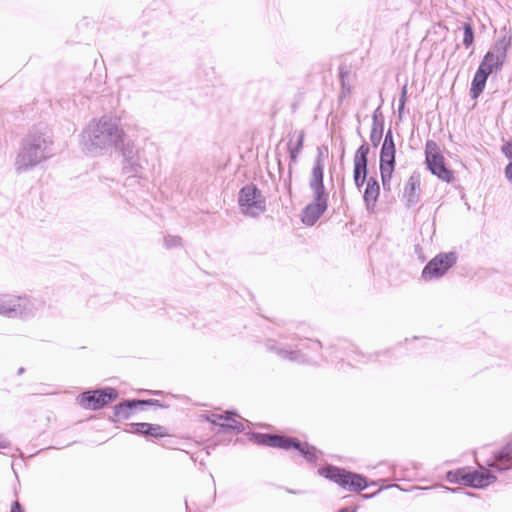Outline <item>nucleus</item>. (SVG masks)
<instances>
[{
	"label": "nucleus",
	"mask_w": 512,
	"mask_h": 512,
	"mask_svg": "<svg viewBox=\"0 0 512 512\" xmlns=\"http://www.w3.org/2000/svg\"><path fill=\"white\" fill-rule=\"evenodd\" d=\"M124 136L118 119L104 115L87 124L80 134L79 143L85 153L100 156L118 149Z\"/></svg>",
	"instance_id": "nucleus-1"
},
{
	"label": "nucleus",
	"mask_w": 512,
	"mask_h": 512,
	"mask_svg": "<svg viewBox=\"0 0 512 512\" xmlns=\"http://www.w3.org/2000/svg\"><path fill=\"white\" fill-rule=\"evenodd\" d=\"M489 469L480 466V470H471L468 467L455 471H448L446 479L450 483H458L473 488H485L497 479L495 471L502 472L512 468V443L507 444L501 451L496 453L493 461L488 464Z\"/></svg>",
	"instance_id": "nucleus-2"
},
{
	"label": "nucleus",
	"mask_w": 512,
	"mask_h": 512,
	"mask_svg": "<svg viewBox=\"0 0 512 512\" xmlns=\"http://www.w3.org/2000/svg\"><path fill=\"white\" fill-rule=\"evenodd\" d=\"M54 155L50 133L42 128H34L22 140L15 159V170L24 173L45 162Z\"/></svg>",
	"instance_id": "nucleus-3"
},
{
	"label": "nucleus",
	"mask_w": 512,
	"mask_h": 512,
	"mask_svg": "<svg viewBox=\"0 0 512 512\" xmlns=\"http://www.w3.org/2000/svg\"><path fill=\"white\" fill-rule=\"evenodd\" d=\"M324 161L321 153L317 156L311 172L309 187L313 193V200L302 211L301 220L307 226H313L325 213L328 207V193L324 183Z\"/></svg>",
	"instance_id": "nucleus-4"
},
{
	"label": "nucleus",
	"mask_w": 512,
	"mask_h": 512,
	"mask_svg": "<svg viewBox=\"0 0 512 512\" xmlns=\"http://www.w3.org/2000/svg\"><path fill=\"white\" fill-rule=\"evenodd\" d=\"M267 350L275 353L279 358L295 363H306L312 361L307 349L319 350L321 343L310 339L281 338L279 341L268 340Z\"/></svg>",
	"instance_id": "nucleus-5"
},
{
	"label": "nucleus",
	"mask_w": 512,
	"mask_h": 512,
	"mask_svg": "<svg viewBox=\"0 0 512 512\" xmlns=\"http://www.w3.org/2000/svg\"><path fill=\"white\" fill-rule=\"evenodd\" d=\"M44 307L45 302L40 298L0 295V315L8 318H31L41 312Z\"/></svg>",
	"instance_id": "nucleus-6"
},
{
	"label": "nucleus",
	"mask_w": 512,
	"mask_h": 512,
	"mask_svg": "<svg viewBox=\"0 0 512 512\" xmlns=\"http://www.w3.org/2000/svg\"><path fill=\"white\" fill-rule=\"evenodd\" d=\"M318 474L335 482L348 491H361L368 485L365 477L362 475L346 471L345 469L333 465H327L318 469Z\"/></svg>",
	"instance_id": "nucleus-7"
},
{
	"label": "nucleus",
	"mask_w": 512,
	"mask_h": 512,
	"mask_svg": "<svg viewBox=\"0 0 512 512\" xmlns=\"http://www.w3.org/2000/svg\"><path fill=\"white\" fill-rule=\"evenodd\" d=\"M238 205L241 213L249 217H257L266 210L265 198L253 184L241 188L238 194Z\"/></svg>",
	"instance_id": "nucleus-8"
},
{
	"label": "nucleus",
	"mask_w": 512,
	"mask_h": 512,
	"mask_svg": "<svg viewBox=\"0 0 512 512\" xmlns=\"http://www.w3.org/2000/svg\"><path fill=\"white\" fill-rule=\"evenodd\" d=\"M511 46V39L503 36L499 38L492 48L485 54L479 67L488 73L500 71L507 58L508 50Z\"/></svg>",
	"instance_id": "nucleus-9"
},
{
	"label": "nucleus",
	"mask_w": 512,
	"mask_h": 512,
	"mask_svg": "<svg viewBox=\"0 0 512 512\" xmlns=\"http://www.w3.org/2000/svg\"><path fill=\"white\" fill-rule=\"evenodd\" d=\"M425 162L431 173L439 179L445 182L453 179V173L445 166L439 146L432 140L427 141L425 145Z\"/></svg>",
	"instance_id": "nucleus-10"
},
{
	"label": "nucleus",
	"mask_w": 512,
	"mask_h": 512,
	"mask_svg": "<svg viewBox=\"0 0 512 512\" xmlns=\"http://www.w3.org/2000/svg\"><path fill=\"white\" fill-rule=\"evenodd\" d=\"M270 441H272V447L274 448H281L285 450H289L291 448L297 449L306 461L310 463H316L322 455V453L314 446H311L306 442H300L291 437L274 435V438H271Z\"/></svg>",
	"instance_id": "nucleus-11"
},
{
	"label": "nucleus",
	"mask_w": 512,
	"mask_h": 512,
	"mask_svg": "<svg viewBox=\"0 0 512 512\" xmlns=\"http://www.w3.org/2000/svg\"><path fill=\"white\" fill-rule=\"evenodd\" d=\"M457 255L454 252L440 253L430 260L422 270L424 280L438 279L456 263Z\"/></svg>",
	"instance_id": "nucleus-12"
},
{
	"label": "nucleus",
	"mask_w": 512,
	"mask_h": 512,
	"mask_svg": "<svg viewBox=\"0 0 512 512\" xmlns=\"http://www.w3.org/2000/svg\"><path fill=\"white\" fill-rule=\"evenodd\" d=\"M118 393L113 388L83 392L78 397V403L85 409L97 410L115 400Z\"/></svg>",
	"instance_id": "nucleus-13"
},
{
	"label": "nucleus",
	"mask_w": 512,
	"mask_h": 512,
	"mask_svg": "<svg viewBox=\"0 0 512 512\" xmlns=\"http://www.w3.org/2000/svg\"><path fill=\"white\" fill-rule=\"evenodd\" d=\"M395 147L382 146L380 152V173L385 190L390 189V181L395 167Z\"/></svg>",
	"instance_id": "nucleus-14"
},
{
	"label": "nucleus",
	"mask_w": 512,
	"mask_h": 512,
	"mask_svg": "<svg viewBox=\"0 0 512 512\" xmlns=\"http://www.w3.org/2000/svg\"><path fill=\"white\" fill-rule=\"evenodd\" d=\"M369 146L366 144L361 145L354 156V173L353 178L355 185L360 188L367 178V156L369 154Z\"/></svg>",
	"instance_id": "nucleus-15"
},
{
	"label": "nucleus",
	"mask_w": 512,
	"mask_h": 512,
	"mask_svg": "<svg viewBox=\"0 0 512 512\" xmlns=\"http://www.w3.org/2000/svg\"><path fill=\"white\" fill-rule=\"evenodd\" d=\"M420 185V174L417 172L412 173L403 190V198L407 207H413L418 203L420 199Z\"/></svg>",
	"instance_id": "nucleus-16"
},
{
	"label": "nucleus",
	"mask_w": 512,
	"mask_h": 512,
	"mask_svg": "<svg viewBox=\"0 0 512 512\" xmlns=\"http://www.w3.org/2000/svg\"><path fill=\"white\" fill-rule=\"evenodd\" d=\"M305 133L303 130L295 131L291 134V138L288 142V151L290 154L291 164H295L298 160V156L303 149Z\"/></svg>",
	"instance_id": "nucleus-17"
},
{
	"label": "nucleus",
	"mask_w": 512,
	"mask_h": 512,
	"mask_svg": "<svg viewBox=\"0 0 512 512\" xmlns=\"http://www.w3.org/2000/svg\"><path fill=\"white\" fill-rule=\"evenodd\" d=\"M207 421L211 422L214 425H218L227 430H234L237 432L244 431V425L239 421H234V424H227L224 421L229 420V412L225 414L211 413L206 416Z\"/></svg>",
	"instance_id": "nucleus-18"
},
{
	"label": "nucleus",
	"mask_w": 512,
	"mask_h": 512,
	"mask_svg": "<svg viewBox=\"0 0 512 512\" xmlns=\"http://www.w3.org/2000/svg\"><path fill=\"white\" fill-rule=\"evenodd\" d=\"M379 194H380V187H379L377 180L373 177H370L367 180V186H366V189L364 191V196H363L366 208L368 210L374 209L375 203L379 197Z\"/></svg>",
	"instance_id": "nucleus-19"
},
{
	"label": "nucleus",
	"mask_w": 512,
	"mask_h": 512,
	"mask_svg": "<svg viewBox=\"0 0 512 512\" xmlns=\"http://www.w3.org/2000/svg\"><path fill=\"white\" fill-rule=\"evenodd\" d=\"M489 75L490 73L485 71L483 68H478L471 84L470 94L472 98H478V96L483 92Z\"/></svg>",
	"instance_id": "nucleus-20"
},
{
	"label": "nucleus",
	"mask_w": 512,
	"mask_h": 512,
	"mask_svg": "<svg viewBox=\"0 0 512 512\" xmlns=\"http://www.w3.org/2000/svg\"><path fill=\"white\" fill-rule=\"evenodd\" d=\"M147 403L146 401L131 400L122 402L114 407V415L118 419H128L131 411L139 404Z\"/></svg>",
	"instance_id": "nucleus-21"
},
{
	"label": "nucleus",
	"mask_w": 512,
	"mask_h": 512,
	"mask_svg": "<svg viewBox=\"0 0 512 512\" xmlns=\"http://www.w3.org/2000/svg\"><path fill=\"white\" fill-rule=\"evenodd\" d=\"M123 172L129 176H137L143 171V161L140 156L123 159Z\"/></svg>",
	"instance_id": "nucleus-22"
},
{
	"label": "nucleus",
	"mask_w": 512,
	"mask_h": 512,
	"mask_svg": "<svg viewBox=\"0 0 512 512\" xmlns=\"http://www.w3.org/2000/svg\"><path fill=\"white\" fill-rule=\"evenodd\" d=\"M383 121L378 119L377 113L373 115L372 129L370 133V141L373 146H378L383 135Z\"/></svg>",
	"instance_id": "nucleus-23"
},
{
	"label": "nucleus",
	"mask_w": 512,
	"mask_h": 512,
	"mask_svg": "<svg viewBox=\"0 0 512 512\" xmlns=\"http://www.w3.org/2000/svg\"><path fill=\"white\" fill-rule=\"evenodd\" d=\"M119 148L121 150L123 159L134 158L139 156V151L135 149L134 143L131 141H125V136L123 137V142L120 143Z\"/></svg>",
	"instance_id": "nucleus-24"
},
{
	"label": "nucleus",
	"mask_w": 512,
	"mask_h": 512,
	"mask_svg": "<svg viewBox=\"0 0 512 512\" xmlns=\"http://www.w3.org/2000/svg\"><path fill=\"white\" fill-rule=\"evenodd\" d=\"M463 31H464V37H463V45L466 48H470L473 45L474 42V31L470 23H464L463 24Z\"/></svg>",
	"instance_id": "nucleus-25"
},
{
	"label": "nucleus",
	"mask_w": 512,
	"mask_h": 512,
	"mask_svg": "<svg viewBox=\"0 0 512 512\" xmlns=\"http://www.w3.org/2000/svg\"><path fill=\"white\" fill-rule=\"evenodd\" d=\"M150 423H131L129 424V432L139 433L146 435L147 430L149 429Z\"/></svg>",
	"instance_id": "nucleus-26"
},
{
	"label": "nucleus",
	"mask_w": 512,
	"mask_h": 512,
	"mask_svg": "<svg viewBox=\"0 0 512 512\" xmlns=\"http://www.w3.org/2000/svg\"><path fill=\"white\" fill-rule=\"evenodd\" d=\"M146 435H150L153 437H164L166 435L165 429L157 424H149V429L147 430Z\"/></svg>",
	"instance_id": "nucleus-27"
},
{
	"label": "nucleus",
	"mask_w": 512,
	"mask_h": 512,
	"mask_svg": "<svg viewBox=\"0 0 512 512\" xmlns=\"http://www.w3.org/2000/svg\"><path fill=\"white\" fill-rule=\"evenodd\" d=\"M164 242L167 248H174L182 245L181 238L173 235H168L167 237H165Z\"/></svg>",
	"instance_id": "nucleus-28"
},
{
	"label": "nucleus",
	"mask_w": 512,
	"mask_h": 512,
	"mask_svg": "<svg viewBox=\"0 0 512 512\" xmlns=\"http://www.w3.org/2000/svg\"><path fill=\"white\" fill-rule=\"evenodd\" d=\"M271 438H274V435L257 434L255 436V441L257 444L272 447V441H270Z\"/></svg>",
	"instance_id": "nucleus-29"
},
{
	"label": "nucleus",
	"mask_w": 512,
	"mask_h": 512,
	"mask_svg": "<svg viewBox=\"0 0 512 512\" xmlns=\"http://www.w3.org/2000/svg\"><path fill=\"white\" fill-rule=\"evenodd\" d=\"M382 146H388V147H395L394 141H393V134L392 131L389 129L385 135L384 142Z\"/></svg>",
	"instance_id": "nucleus-30"
},
{
	"label": "nucleus",
	"mask_w": 512,
	"mask_h": 512,
	"mask_svg": "<svg viewBox=\"0 0 512 512\" xmlns=\"http://www.w3.org/2000/svg\"><path fill=\"white\" fill-rule=\"evenodd\" d=\"M502 152L507 158L512 159V140L502 146Z\"/></svg>",
	"instance_id": "nucleus-31"
},
{
	"label": "nucleus",
	"mask_w": 512,
	"mask_h": 512,
	"mask_svg": "<svg viewBox=\"0 0 512 512\" xmlns=\"http://www.w3.org/2000/svg\"><path fill=\"white\" fill-rule=\"evenodd\" d=\"M434 488H439L444 493H447V492L463 493L464 492L463 488H449V487H446V486H443V485H437Z\"/></svg>",
	"instance_id": "nucleus-32"
},
{
	"label": "nucleus",
	"mask_w": 512,
	"mask_h": 512,
	"mask_svg": "<svg viewBox=\"0 0 512 512\" xmlns=\"http://www.w3.org/2000/svg\"><path fill=\"white\" fill-rule=\"evenodd\" d=\"M505 175L507 179L512 183V162L506 166Z\"/></svg>",
	"instance_id": "nucleus-33"
},
{
	"label": "nucleus",
	"mask_w": 512,
	"mask_h": 512,
	"mask_svg": "<svg viewBox=\"0 0 512 512\" xmlns=\"http://www.w3.org/2000/svg\"><path fill=\"white\" fill-rule=\"evenodd\" d=\"M406 100H407V86L405 85V86L402 88V91H401V97H400V99H399V103L406 104Z\"/></svg>",
	"instance_id": "nucleus-34"
},
{
	"label": "nucleus",
	"mask_w": 512,
	"mask_h": 512,
	"mask_svg": "<svg viewBox=\"0 0 512 512\" xmlns=\"http://www.w3.org/2000/svg\"><path fill=\"white\" fill-rule=\"evenodd\" d=\"M10 512H24L23 509L21 508V505L18 501H15L11 507V511Z\"/></svg>",
	"instance_id": "nucleus-35"
},
{
	"label": "nucleus",
	"mask_w": 512,
	"mask_h": 512,
	"mask_svg": "<svg viewBox=\"0 0 512 512\" xmlns=\"http://www.w3.org/2000/svg\"><path fill=\"white\" fill-rule=\"evenodd\" d=\"M10 445L9 441L4 437L0 436V449H6Z\"/></svg>",
	"instance_id": "nucleus-36"
},
{
	"label": "nucleus",
	"mask_w": 512,
	"mask_h": 512,
	"mask_svg": "<svg viewBox=\"0 0 512 512\" xmlns=\"http://www.w3.org/2000/svg\"><path fill=\"white\" fill-rule=\"evenodd\" d=\"M404 108H405V104L399 103V107H398V117H399V119H402V117H403Z\"/></svg>",
	"instance_id": "nucleus-37"
},
{
	"label": "nucleus",
	"mask_w": 512,
	"mask_h": 512,
	"mask_svg": "<svg viewBox=\"0 0 512 512\" xmlns=\"http://www.w3.org/2000/svg\"><path fill=\"white\" fill-rule=\"evenodd\" d=\"M146 402L148 403H142L141 405H157V406H160V403L158 400H145Z\"/></svg>",
	"instance_id": "nucleus-38"
},
{
	"label": "nucleus",
	"mask_w": 512,
	"mask_h": 512,
	"mask_svg": "<svg viewBox=\"0 0 512 512\" xmlns=\"http://www.w3.org/2000/svg\"><path fill=\"white\" fill-rule=\"evenodd\" d=\"M234 421H237V420L234 418V414L229 412V420H228V421H224V423H227V424H234Z\"/></svg>",
	"instance_id": "nucleus-39"
},
{
	"label": "nucleus",
	"mask_w": 512,
	"mask_h": 512,
	"mask_svg": "<svg viewBox=\"0 0 512 512\" xmlns=\"http://www.w3.org/2000/svg\"><path fill=\"white\" fill-rule=\"evenodd\" d=\"M339 512H353V511H349L348 509L344 508V509H341Z\"/></svg>",
	"instance_id": "nucleus-40"
}]
</instances>
